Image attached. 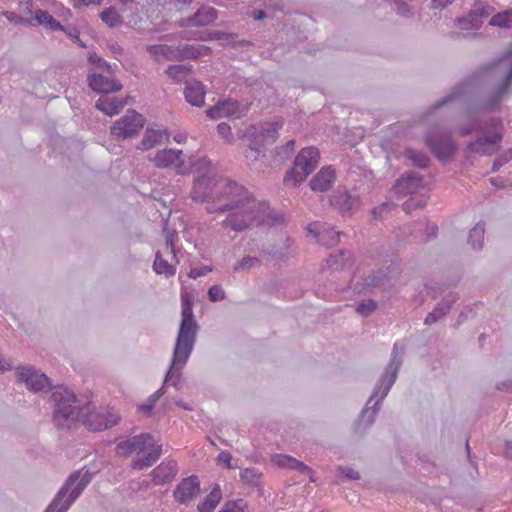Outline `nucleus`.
Here are the masks:
<instances>
[{"label": "nucleus", "instance_id": "1", "mask_svg": "<svg viewBox=\"0 0 512 512\" xmlns=\"http://www.w3.org/2000/svg\"><path fill=\"white\" fill-rule=\"evenodd\" d=\"M191 197L205 204L209 214H227L221 225L242 232L265 224L269 206L258 201L243 185L227 177L208 171L194 180Z\"/></svg>", "mask_w": 512, "mask_h": 512}, {"label": "nucleus", "instance_id": "2", "mask_svg": "<svg viewBox=\"0 0 512 512\" xmlns=\"http://www.w3.org/2000/svg\"><path fill=\"white\" fill-rule=\"evenodd\" d=\"M476 81L483 82L488 88L481 98L467 103L468 119L456 130L461 137L469 136L474 131H486L487 120L480 121L478 115L499 110L502 101L512 94V44L502 56L479 70Z\"/></svg>", "mask_w": 512, "mask_h": 512}, {"label": "nucleus", "instance_id": "3", "mask_svg": "<svg viewBox=\"0 0 512 512\" xmlns=\"http://www.w3.org/2000/svg\"><path fill=\"white\" fill-rule=\"evenodd\" d=\"M198 330L199 325L193 315V302L187 296H183L181 304V322L173 349L172 361L162 386L165 387L167 383L176 388L179 386L181 371L193 351Z\"/></svg>", "mask_w": 512, "mask_h": 512}, {"label": "nucleus", "instance_id": "4", "mask_svg": "<svg viewBox=\"0 0 512 512\" xmlns=\"http://www.w3.org/2000/svg\"><path fill=\"white\" fill-rule=\"evenodd\" d=\"M116 453L127 456L136 453L131 466L135 470L151 467L162 454V444L156 443L150 433H141L121 441L116 446Z\"/></svg>", "mask_w": 512, "mask_h": 512}, {"label": "nucleus", "instance_id": "5", "mask_svg": "<svg viewBox=\"0 0 512 512\" xmlns=\"http://www.w3.org/2000/svg\"><path fill=\"white\" fill-rule=\"evenodd\" d=\"M50 401L53 403L52 420L58 429H71L80 421L83 406L73 391L62 385L55 386Z\"/></svg>", "mask_w": 512, "mask_h": 512}, {"label": "nucleus", "instance_id": "6", "mask_svg": "<svg viewBox=\"0 0 512 512\" xmlns=\"http://www.w3.org/2000/svg\"><path fill=\"white\" fill-rule=\"evenodd\" d=\"M92 476L86 467L71 473L47 508L53 512H67L92 481Z\"/></svg>", "mask_w": 512, "mask_h": 512}, {"label": "nucleus", "instance_id": "7", "mask_svg": "<svg viewBox=\"0 0 512 512\" xmlns=\"http://www.w3.org/2000/svg\"><path fill=\"white\" fill-rule=\"evenodd\" d=\"M319 150L315 147L303 148L296 156L292 168L284 176V183L297 187L316 169L319 163Z\"/></svg>", "mask_w": 512, "mask_h": 512}, {"label": "nucleus", "instance_id": "8", "mask_svg": "<svg viewBox=\"0 0 512 512\" xmlns=\"http://www.w3.org/2000/svg\"><path fill=\"white\" fill-rule=\"evenodd\" d=\"M483 135L467 144L468 150L479 155H492L500 147L503 140V121L499 117L487 119V129Z\"/></svg>", "mask_w": 512, "mask_h": 512}, {"label": "nucleus", "instance_id": "9", "mask_svg": "<svg viewBox=\"0 0 512 512\" xmlns=\"http://www.w3.org/2000/svg\"><path fill=\"white\" fill-rule=\"evenodd\" d=\"M425 144L435 158L441 162H450L457 150V144L451 133L439 129L426 133Z\"/></svg>", "mask_w": 512, "mask_h": 512}, {"label": "nucleus", "instance_id": "10", "mask_svg": "<svg viewBox=\"0 0 512 512\" xmlns=\"http://www.w3.org/2000/svg\"><path fill=\"white\" fill-rule=\"evenodd\" d=\"M120 419L119 414L110 408H92L85 405L82 408L81 419L83 424L91 431H102L116 425Z\"/></svg>", "mask_w": 512, "mask_h": 512}, {"label": "nucleus", "instance_id": "11", "mask_svg": "<svg viewBox=\"0 0 512 512\" xmlns=\"http://www.w3.org/2000/svg\"><path fill=\"white\" fill-rule=\"evenodd\" d=\"M384 385L377 382L371 396L366 402L365 407L361 411L358 419L355 422V432L363 433L375 422L377 413L380 410L381 403L386 396H382Z\"/></svg>", "mask_w": 512, "mask_h": 512}, {"label": "nucleus", "instance_id": "12", "mask_svg": "<svg viewBox=\"0 0 512 512\" xmlns=\"http://www.w3.org/2000/svg\"><path fill=\"white\" fill-rule=\"evenodd\" d=\"M144 124V117L130 109L111 126V134L117 139L132 138L143 129Z\"/></svg>", "mask_w": 512, "mask_h": 512}, {"label": "nucleus", "instance_id": "13", "mask_svg": "<svg viewBox=\"0 0 512 512\" xmlns=\"http://www.w3.org/2000/svg\"><path fill=\"white\" fill-rule=\"evenodd\" d=\"M17 380L24 383L32 392H47L52 390L50 379L42 372L32 366H19L16 369Z\"/></svg>", "mask_w": 512, "mask_h": 512}, {"label": "nucleus", "instance_id": "14", "mask_svg": "<svg viewBox=\"0 0 512 512\" xmlns=\"http://www.w3.org/2000/svg\"><path fill=\"white\" fill-rule=\"evenodd\" d=\"M330 204L342 215L354 214L360 209L361 199L358 194L339 188L331 195Z\"/></svg>", "mask_w": 512, "mask_h": 512}, {"label": "nucleus", "instance_id": "15", "mask_svg": "<svg viewBox=\"0 0 512 512\" xmlns=\"http://www.w3.org/2000/svg\"><path fill=\"white\" fill-rule=\"evenodd\" d=\"M404 348L400 347L399 343H395L392 349V358L388 363L385 372L378 380L379 383L384 385L382 396H387L393 384L395 383L399 369L402 365V353Z\"/></svg>", "mask_w": 512, "mask_h": 512}, {"label": "nucleus", "instance_id": "16", "mask_svg": "<svg viewBox=\"0 0 512 512\" xmlns=\"http://www.w3.org/2000/svg\"><path fill=\"white\" fill-rule=\"evenodd\" d=\"M200 492V483L197 476L184 478L173 491V497L179 504L187 505L195 499Z\"/></svg>", "mask_w": 512, "mask_h": 512}, {"label": "nucleus", "instance_id": "17", "mask_svg": "<svg viewBox=\"0 0 512 512\" xmlns=\"http://www.w3.org/2000/svg\"><path fill=\"white\" fill-rule=\"evenodd\" d=\"M490 13V7L477 2L467 17L458 20L459 28L461 30H478L483 24V18L488 17Z\"/></svg>", "mask_w": 512, "mask_h": 512}, {"label": "nucleus", "instance_id": "18", "mask_svg": "<svg viewBox=\"0 0 512 512\" xmlns=\"http://www.w3.org/2000/svg\"><path fill=\"white\" fill-rule=\"evenodd\" d=\"M307 230L313 234L317 241L326 247H332L339 242L340 232L335 231L333 227L319 222L308 225Z\"/></svg>", "mask_w": 512, "mask_h": 512}, {"label": "nucleus", "instance_id": "19", "mask_svg": "<svg viewBox=\"0 0 512 512\" xmlns=\"http://www.w3.org/2000/svg\"><path fill=\"white\" fill-rule=\"evenodd\" d=\"M182 157V150L163 149L155 154L152 162L157 168H181L183 165Z\"/></svg>", "mask_w": 512, "mask_h": 512}, {"label": "nucleus", "instance_id": "20", "mask_svg": "<svg viewBox=\"0 0 512 512\" xmlns=\"http://www.w3.org/2000/svg\"><path fill=\"white\" fill-rule=\"evenodd\" d=\"M87 81L89 87L97 93L109 94L122 89V84L119 81L99 73L90 74Z\"/></svg>", "mask_w": 512, "mask_h": 512}, {"label": "nucleus", "instance_id": "21", "mask_svg": "<svg viewBox=\"0 0 512 512\" xmlns=\"http://www.w3.org/2000/svg\"><path fill=\"white\" fill-rule=\"evenodd\" d=\"M217 10L213 7H202L196 13L183 19L180 23L181 27H201L211 24L217 19Z\"/></svg>", "mask_w": 512, "mask_h": 512}, {"label": "nucleus", "instance_id": "22", "mask_svg": "<svg viewBox=\"0 0 512 512\" xmlns=\"http://www.w3.org/2000/svg\"><path fill=\"white\" fill-rule=\"evenodd\" d=\"M177 463L174 460L163 461L152 472V482L155 485H163L171 482L177 475Z\"/></svg>", "mask_w": 512, "mask_h": 512}, {"label": "nucleus", "instance_id": "23", "mask_svg": "<svg viewBox=\"0 0 512 512\" xmlns=\"http://www.w3.org/2000/svg\"><path fill=\"white\" fill-rule=\"evenodd\" d=\"M335 172L331 167L322 168L311 180L309 186L313 191L325 192L332 187Z\"/></svg>", "mask_w": 512, "mask_h": 512}, {"label": "nucleus", "instance_id": "24", "mask_svg": "<svg viewBox=\"0 0 512 512\" xmlns=\"http://www.w3.org/2000/svg\"><path fill=\"white\" fill-rule=\"evenodd\" d=\"M169 133L167 130H155L147 128L143 135L142 140L137 145V149L147 151L153 147L163 143L164 140H168Z\"/></svg>", "mask_w": 512, "mask_h": 512}, {"label": "nucleus", "instance_id": "25", "mask_svg": "<svg viewBox=\"0 0 512 512\" xmlns=\"http://www.w3.org/2000/svg\"><path fill=\"white\" fill-rule=\"evenodd\" d=\"M388 282V274L386 271L379 269L376 271H371L368 275L365 276L363 282L361 283V287L359 284L355 286V290L358 292H365L371 289L380 288L384 286Z\"/></svg>", "mask_w": 512, "mask_h": 512}, {"label": "nucleus", "instance_id": "26", "mask_svg": "<svg viewBox=\"0 0 512 512\" xmlns=\"http://www.w3.org/2000/svg\"><path fill=\"white\" fill-rule=\"evenodd\" d=\"M184 90L185 99L188 103L196 107H202L205 103V89L199 81H186Z\"/></svg>", "mask_w": 512, "mask_h": 512}, {"label": "nucleus", "instance_id": "27", "mask_svg": "<svg viewBox=\"0 0 512 512\" xmlns=\"http://www.w3.org/2000/svg\"><path fill=\"white\" fill-rule=\"evenodd\" d=\"M282 127V124L278 122H267L261 125L258 131L252 135L254 139L258 140L263 146L265 144L274 143L278 137V130Z\"/></svg>", "mask_w": 512, "mask_h": 512}, {"label": "nucleus", "instance_id": "28", "mask_svg": "<svg viewBox=\"0 0 512 512\" xmlns=\"http://www.w3.org/2000/svg\"><path fill=\"white\" fill-rule=\"evenodd\" d=\"M125 105L126 101L117 97H101L95 103V107L108 116L118 114Z\"/></svg>", "mask_w": 512, "mask_h": 512}, {"label": "nucleus", "instance_id": "29", "mask_svg": "<svg viewBox=\"0 0 512 512\" xmlns=\"http://www.w3.org/2000/svg\"><path fill=\"white\" fill-rule=\"evenodd\" d=\"M456 297L453 296L450 299H444L440 303L436 305V307L428 313V315L424 319L425 325H432L440 320H442L451 310L453 303L456 301Z\"/></svg>", "mask_w": 512, "mask_h": 512}, {"label": "nucleus", "instance_id": "30", "mask_svg": "<svg viewBox=\"0 0 512 512\" xmlns=\"http://www.w3.org/2000/svg\"><path fill=\"white\" fill-rule=\"evenodd\" d=\"M465 93H466V86L464 84L455 86L445 97L438 100L429 109V113H432L442 107L462 101L464 99Z\"/></svg>", "mask_w": 512, "mask_h": 512}, {"label": "nucleus", "instance_id": "31", "mask_svg": "<svg viewBox=\"0 0 512 512\" xmlns=\"http://www.w3.org/2000/svg\"><path fill=\"white\" fill-rule=\"evenodd\" d=\"M262 473L256 468H244L240 471V479L241 481L251 487L252 489H256L259 496L263 495V486L261 484Z\"/></svg>", "mask_w": 512, "mask_h": 512}, {"label": "nucleus", "instance_id": "32", "mask_svg": "<svg viewBox=\"0 0 512 512\" xmlns=\"http://www.w3.org/2000/svg\"><path fill=\"white\" fill-rule=\"evenodd\" d=\"M238 109V105L233 101H223L215 105L214 107L206 110V114L208 117L212 119H218L222 117H227L234 114Z\"/></svg>", "mask_w": 512, "mask_h": 512}, {"label": "nucleus", "instance_id": "33", "mask_svg": "<svg viewBox=\"0 0 512 512\" xmlns=\"http://www.w3.org/2000/svg\"><path fill=\"white\" fill-rule=\"evenodd\" d=\"M222 499V492L218 485L212 488L203 501L198 504V512H213Z\"/></svg>", "mask_w": 512, "mask_h": 512}, {"label": "nucleus", "instance_id": "34", "mask_svg": "<svg viewBox=\"0 0 512 512\" xmlns=\"http://www.w3.org/2000/svg\"><path fill=\"white\" fill-rule=\"evenodd\" d=\"M422 178L415 172L407 173L397 180L396 186L402 187L401 192L404 194L412 193L421 183Z\"/></svg>", "mask_w": 512, "mask_h": 512}, {"label": "nucleus", "instance_id": "35", "mask_svg": "<svg viewBox=\"0 0 512 512\" xmlns=\"http://www.w3.org/2000/svg\"><path fill=\"white\" fill-rule=\"evenodd\" d=\"M191 71L192 67L190 65H170L166 70V74L175 82L181 83L185 81Z\"/></svg>", "mask_w": 512, "mask_h": 512}, {"label": "nucleus", "instance_id": "36", "mask_svg": "<svg viewBox=\"0 0 512 512\" xmlns=\"http://www.w3.org/2000/svg\"><path fill=\"white\" fill-rule=\"evenodd\" d=\"M404 155L417 168L425 169L430 164L429 157L422 151H417L412 148H407L404 152Z\"/></svg>", "mask_w": 512, "mask_h": 512}, {"label": "nucleus", "instance_id": "37", "mask_svg": "<svg viewBox=\"0 0 512 512\" xmlns=\"http://www.w3.org/2000/svg\"><path fill=\"white\" fill-rule=\"evenodd\" d=\"M153 269L156 274H163L166 277L173 276L176 272L174 265L169 264L168 261L162 257L161 252L156 253Z\"/></svg>", "mask_w": 512, "mask_h": 512}, {"label": "nucleus", "instance_id": "38", "mask_svg": "<svg viewBox=\"0 0 512 512\" xmlns=\"http://www.w3.org/2000/svg\"><path fill=\"white\" fill-rule=\"evenodd\" d=\"M485 234V225L483 222H478L469 232L468 242L475 250L482 248V242Z\"/></svg>", "mask_w": 512, "mask_h": 512}, {"label": "nucleus", "instance_id": "39", "mask_svg": "<svg viewBox=\"0 0 512 512\" xmlns=\"http://www.w3.org/2000/svg\"><path fill=\"white\" fill-rule=\"evenodd\" d=\"M295 141L289 140L285 145L281 147H276L272 151V156L274 158V162L281 163L287 160L291 154L294 152Z\"/></svg>", "mask_w": 512, "mask_h": 512}, {"label": "nucleus", "instance_id": "40", "mask_svg": "<svg viewBox=\"0 0 512 512\" xmlns=\"http://www.w3.org/2000/svg\"><path fill=\"white\" fill-rule=\"evenodd\" d=\"M35 19L39 24L45 25L52 30H63V26L45 10H37L35 12Z\"/></svg>", "mask_w": 512, "mask_h": 512}, {"label": "nucleus", "instance_id": "41", "mask_svg": "<svg viewBox=\"0 0 512 512\" xmlns=\"http://www.w3.org/2000/svg\"><path fill=\"white\" fill-rule=\"evenodd\" d=\"M101 20L109 27H118L122 24V18L114 7H108L100 14Z\"/></svg>", "mask_w": 512, "mask_h": 512}, {"label": "nucleus", "instance_id": "42", "mask_svg": "<svg viewBox=\"0 0 512 512\" xmlns=\"http://www.w3.org/2000/svg\"><path fill=\"white\" fill-rule=\"evenodd\" d=\"M489 24L491 26H497L500 28H511L512 27V9L497 13L490 19Z\"/></svg>", "mask_w": 512, "mask_h": 512}, {"label": "nucleus", "instance_id": "43", "mask_svg": "<svg viewBox=\"0 0 512 512\" xmlns=\"http://www.w3.org/2000/svg\"><path fill=\"white\" fill-rule=\"evenodd\" d=\"M259 265H261V261L257 257L245 256L233 265V271H249L251 268Z\"/></svg>", "mask_w": 512, "mask_h": 512}, {"label": "nucleus", "instance_id": "44", "mask_svg": "<svg viewBox=\"0 0 512 512\" xmlns=\"http://www.w3.org/2000/svg\"><path fill=\"white\" fill-rule=\"evenodd\" d=\"M272 461L278 467L295 470L299 460L288 455L277 454L273 456Z\"/></svg>", "mask_w": 512, "mask_h": 512}, {"label": "nucleus", "instance_id": "45", "mask_svg": "<svg viewBox=\"0 0 512 512\" xmlns=\"http://www.w3.org/2000/svg\"><path fill=\"white\" fill-rule=\"evenodd\" d=\"M348 257H346V253L341 251L339 254L330 255L326 260V264L329 268L334 270L343 269L348 261Z\"/></svg>", "mask_w": 512, "mask_h": 512}, {"label": "nucleus", "instance_id": "46", "mask_svg": "<svg viewBox=\"0 0 512 512\" xmlns=\"http://www.w3.org/2000/svg\"><path fill=\"white\" fill-rule=\"evenodd\" d=\"M147 52L154 58L157 62L165 61V57L167 56L168 45L165 44H156L147 46Z\"/></svg>", "mask_w": 512, "mask_h": 512}, {"label": "nucleus", "instance_id": "47", "mask_svg": "<svg viewBox=\"0 0 512 512\" xmlns=\"http://www.w3.org/2000/svg\"><path fill=\"white\" fill-rule=\"evenodd\" d=\"M165 394V387L162 386L160 389H158L154 394H152L146 403L139 406V411L143 413H150L152 409L154 408L156 402L160 397H162Z\"/></svg>", "mask_w": 512, "mask_h": 512}, {"label": "nucleus", "instance_id": "48", "mask_svg": "<svg viewBox=\"0 0 512 512\" xmlns=\"http://www.w3.org/2000/svg\"><path fill=\"white\" fill-rule=\"evenodd\" d=\"M178 47L180 53V61L185 59H196L200 56V51L195 45L184 44L179 45Z\"/></svg>", "mask_w": 512, "mask_h": 512}, {"label": "nucleus", "instance_id": "49", "mask_svg": "<svg viewBox=\"0 0 512 512\" xmlns=\"http://www.w3.org/2000/svg\"><path fill=\"white\" fill-rule=\"evenodd\" d=\"M263 153V145L256 139H250L249 150L246 152L245 156L247 159L256 161Z\"/></svg>", "mask_w": 512, "mask_h": 512}, {"label": "nucleus", "instance_id": "50", "mask_svg": "<svg viewBox=\"0 0 512 512\" xmlns=\"http://www.w3.org/2000/svg\"><path fill=\"white\" fill-rule=\"evenodd\" d=\"M247 507L243 499L228 501L218 512H245Z\"/></svg>", "mask_w": 512, "mask_h": 512}, {"label": "nucleus", "instance_id": "51", "mask_svg": "<svg viewBox=\"0 0 512 512\" xmlns=\"http://www.w3.org/2000/svg\"><path fill=\"white\" fill-rule=\"evenodd\" d=\"M377 308V303L373 299L362 300L357 308L356 312L362 316H368Z\"/></svg>", "mask_w": 512, "mask_h": 512}, {"label": "nucleus", "instance_id": "52", "mask_svg": "<svg viewBox=\"0 0 512 512\" xmlns=\"http://www.w3.org/2000/svg\"><path fill=\"white\" fill-rule=\"evenodd\" d=\"M211 161L206 158H201L197 160L193 165L192 169L194 172L198 173L199 175L195 178V180L203 175L206 174L208 171L216 172L213 168H211Z\"/></svg>", "mask_w": 512, "mask_h": 512}, {"label": "nucleus", "instance_id": "53", "mask_svg": "<svg viewBox=\"0 0 512 512\" xmlns=\"http://www.w3.org/2000/svg\"><path fill=\"white\" fill-rule=\"evenodd\" d=\"M88 62L95 64L97 68L106 70L109 74H112V66L107 63L102 57L97 55L95 52L90 53L88 56Z\"/></svg>", "mask_w": 512, "mask_h": 512}, {"label": "nucleus", "instance_id": "54", "mask_svg": "<svg viewBox=\"0 0 512 512\" xmlns=\"http://www.w3.org/2000/svg\"><path fill=\"white\" fill-rule=\"evenodd\" d=\"M175 235H176L175 232L168 231L166 233L165 248H164V254H170L173 259H176V250H175V245H174ZM175 262L178 263L177 260H175Z\"/></svg>", "mask_w": 512, "mask_h": 512}, {"label": "nucleus", "instance_id": "55", "mask_svg": "<svg viewBox=\"0 0 512 512\" xmlns=\"http://www.w3.org/2000/svg\"><path fill=\"white\" fill-rule=\"evenodd\" d=\"M225 297V291L220 285H213L208 290V298L211 302L224 300Z\"/></svg>", "mask_w": 512, "mask_h": 512}, {"label": "nucleus", "instance_id": "56", "mask_svg": "<svg viewBox=\"0 0 512 512\" xmlns=\"http://www.w3.org/2000/svg\"><path fill=\"white\" fill-rule=\"evenodd\" d=\"M236 37L233 33H227L222 31H212L209 33L208 40H220L225 42H231Z\"/></svg>", "mask_w": 512, "mask_h": 512}, {"label": "nucleus", "instance_id": "57", "mask_svg": "<svg viewBox=\"0 0 512 512\" xmlns=\"http://www.w3.org/2000/svg\"><path fill=\"white\" fill-rule=\"evenodd\" d=\"M395 4H396V11L399 15H401L405 18H410L413 16V12L407 3H405L401 0H395Z\"/></svg>", "mask_w": 512, "mask_h": 512}, {"label": "nucleus", "instance_id": "58", "mask_svg": "<svg viewBox=\"0 0 512 512\" xmlns=\"http://www.w3.org/2000/svg\"><path fill=\"white\" fill-rule=\"evenodd\" d=\"M337 470L349 480H359L361 478L360 473L351 467L338 466Z\"/></svg>", "mask_w": 512, "mask_h": 512}, {"label": "nucleus", "instance_id": "59", "mask_svg": "<svg viewBox=\"0 0 512 512\" xmlns=\"http://www.w3.org/2000/svg\"><path fill=\"white\" fill-rule=\"evenodd\" d=\"M217 132L221 135L227 142H231L233 139L231 127L229 124L222 122L217 126Z\"/></svg>", "mask_w": 512, "mask_h": 512}, {"label": "nucleus", "instance_id": "60", "mask_svg": "<svg viewBox=\"0 0 512 512\" xmlns=\"http://www.w3.org/2000/svg\"><path fill=\"white\" fill-rule=\"evenodd\" d=\"M290 246V239H286L285 249L278 250H268L266 253L270 255L275 260H282L287 256V249Z\"/></svg>", "mask_w": 512, "mask_h": 512}, {"label": "nucleus", "instance_id": "61", "mask_svg": "<svg viewBox=\"0 0 512 512\" xmlns=\"http://www.w3.org/2000/svg\"><path fill=\"white\" fill-rule=\"evenodd\" d=\"M212 269L209 266L196 267L190 270L189 277L192 279H196L198 277L205 276Z\"/></svg>", "mask_w": 512, "mask_h": 512}, {"label": "nucleus", "instance_id": "62", "mask_svg": "<svg viewBox=\"0 0 512 512\" xmlns=\"http://www.w3.org/2000/svg\"><path fill=\"white\" fill-rule=\"evenodd\" d=\"M393 207H395V205H394V204L389 203V202H385V203H383L382 205H380V206H378V207L374 208V209L372 210V214H373V216H374L375 218H377V217H382V214H383L384 212H388V211H390Z\"/></svg>", "mask_w": 512, "mask_h": 512}, {"label": "nucleus", "instance_id": "63", "mask_svg": "<svg viewBox=\"0 0 512 512\" xmlns=\"http://www.w3.org/2000/svg\"><path fill=\"white\" fill-rule=\"evenodd\" d=\"M167 56L165 57V61H180L179 56V47L178 46H169L168 51L166 52Z\"/></svg>", "mask_w": 512, "mask_h": 512}, {"label": "nucleus", "instance_id": "64", "mask_svg": "<svg viewBox=\"0 0 512 512\" xmlns=\"http://www.w3.org/2000/svg\"><path fill=\"white\" fill-rule=\"evenodd\" d=\"M231 460H232V455L229 452L223 451L218 455V461L220 463H223L226 466V468H228V469L232 468Z\"/></svg>", "mask_w": 512, "mask_h": 512}]
</instances>
